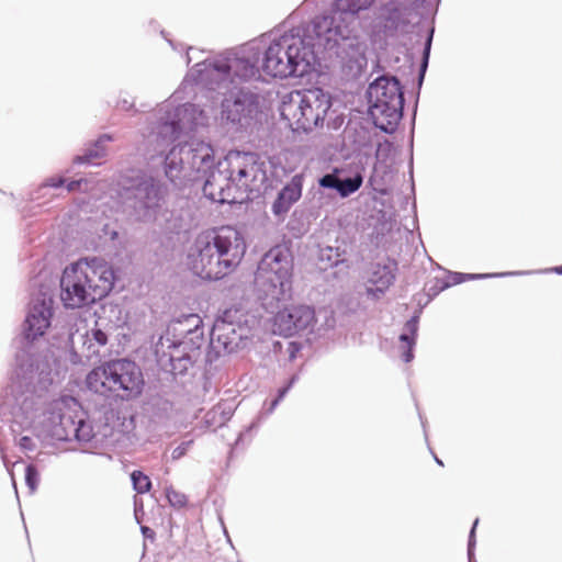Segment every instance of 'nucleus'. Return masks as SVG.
Instances as JSON below:
<instances>
[{
	"label": "nucleus",
	"mask_w": 562,
	"mask_h": 562,
	"mask_svg": "<svg viewBox=\"0 0 562 562\" xmlns=\"http://www.w3.org/2000/svg\"><path fill=\"white\" fill-rule=\"evenodd\" d=\"M432 36H434V29H430L428 32V35L426 37L425 44H424L423 57H422V61H420V66H419V82L423 81L425 72L428 67Z\"/></svg>",
	"instance_id": "7c9ffc66"
},
{
	"label": "nucleus",
	"mask_w": 562,
	"mask_h": 562,
	"mask_svg": "<svg viewBox=\"0 0 562 562\" xmlns=\"http://www.w3.org/2000/svg\"><path fill=\"white\" fill-rule=\"evenodd\" d=\"M317 259L321 270L337 267L346 261V249L340 246H319Z\"/></svg>",
	"instance_id": "cd10ccee"
},
{
	"label": "nucleus",
	"mask_w": 562,
	"mask_h": 562,
	"mask_svg": "<svg viewBox=\"0 0 562 562\" xmlns=\"http://www.w3.org/2000/svg\"><path fill=\"white\" fill-rule=\"evenodd\" d=\"M369 114L379 130L392 134L403 117L404 91L397 77L382 75L367 89Z\"/></svg>",
	"instance_id": "f8f14e48"
},
{
	"label": "nucleus",
	"mask_w": 562,
	"mask_h": 562,
	"mask_svg": "<svg viewBox=\"0 0 562 562\" xmlns=\"http://www.w3.org/2000/svg\"><path fill=\"white\" fill-rule=\"evenodd\" d=\"M243 234L232 226L200 233L191 245L187 263L201 279L221 280L234 271L246 254Z\"/></svg>",
	"instance_id": "423d86ee"
},
{
	"label": "nucleus",
	"mask_w": 562,
	"mask_h": 562,
	"mask_svg": "<svg viewBox=\"0 0 562 562\" xmlns=\"http://www.w3.org/2000/svg\"><path fill=\"white\" fill-rule=\"evenodd\" d=\"M109 336L101 328L94 327L81 334L78 330L70 335L71 348L76 361L81 362L83 359L92 361L99 359L106 351Z\"/></svg>",
	"instance_id": "f3484780"
},
{
	"label": "nucleus",
	"mask_w": 562,
	"mask_h": 562,
	"mask_svg": "<svg viewBox=\"0 0 562 562\" xmlns=\"http://www.w3.org/2000/svg\"><path fill=\"white\" fill-rule=\"evenodd\" d=\"M419 417H422V416L419 415ZM420 420H422V425H423L424 431L426 432V425H425V422L423 420V418H420Z\"/></svg>",
	"instance_id": "09e8293b"
},
{
	"label": "nucleus",
	"mask_w": 562,
	"mask_h": 562,
	"mask_svg": "<svg viewBox=\"0 0 562 562\" xmlns=\"http://www.w3.org/2000/svg\"><path fill=\"white\" fill-rule=\"evenodd\" d=\"M40 483V473L35 465L29 464L25 468V484L33 493L37 490Z\"/></svg>",
	"instance_id": "473e14b6"
},
{
	"label": "nucleus",
	"mask_w": 562,
	"mask_h": 562,
	"mask_svg": "<svg viewBox=\"0 0 562 562\" xmlns=\"http://www.w3.org/2000/svg\"><path fill=\"white\" fill-rule=\"evenodd\" d=\"M202 319L196 314H190L178 319L168 327V335L173 333L183 334V337L179 341L186 347V349L200 357L201 347L204 344V331L201 327Z\"/></svg>",
	"instance_id": "a211bd4d"
},
{
	"label": "nucleus",
	"mask_w": 562,
	"mask_h": 562,
	"mask_svg": "<svg viewBox=\"0 0 562 562\" xmlns=\"http://www.w3.org/2000/svg\"><path fill=\"white\" fill-rule=\"evenodd\" d=\"M395 263L372 265L369 283H371L373 286L367 288V295L373 300L381 299L395 280Z\"/></svg>",
	"instance_id": "5701e85b"
},
{
	"label": "nucleus",
	"mask_w": 562,
	"mask_h": 562,
	"mask_svg": "<svg viewBox=\"0 0 562 562\" xmlns=\"http://www.w3.org/2000/svg\"><path fill=\"white\" fill-rule=\"evenodd\" d=\"M105 423L103 426H98L95 429L90 423L79 417L75 427L72 439L79 443H88L91 447H98L105 438L110 437L113 431V426L110 425V419L114 418V412L106 411L104 413Z\"/></svg>",
	"instance_id": "412c9836"
},
{
	"label": "nucleus",
	"mask_w": 562,
	"mask_h": 562,
	"mask_svg": "<svg viewBox=\"0 0 562 562\" xmlns=\"http://www.w3.org/2000/svg\"><path fill=\"white\" fill-rule=\"evenodd\" d=\"M142 532H143V535H144L146 538H149V537H153V536H154V531H153L149 527H146V526H143V527H142Z\"/></svg>",
	"instance_id": "37998d69"
},
{
	"label": "nucleus",
	"mask_w": 562,
	"mask_h": 562,
	"mask_svg": "<svg viewBox=\"0 0 562 562\" xmlns=\"http://www.w3.org/2000/svg\"><path fill=\"white\" fill-rule=\"evenodd\" d=\"M312 20L289 32H271L237 48L214 55L213 78H223L225 69L237 77L259 80L261 72L274 78L304 76L318 54L335 57L334 48L322 45L312 30Z\"/></svg>",
	"instance_id": "f03ea898"
},
{
	"label": "nucleus",
	"mask_w": 562,
	"mask_h": 562,
	"mask_svg": "<svg viewBox=\"0 0 562 562\" xmlns=\"http://www.w3.org/2000/svg\"><path fill=\"white\" fill-rule=\"evenodd\" d=\"M303 182L304 176L302 173H296L279 191L271 206V211L276 216L286 214L292 205L301 199Z\"/></svg>",
	"instance_id": "4be33fe9"
},
{
	"label": "nucleus",
	"mask_w": 562,
	"mask_h": 562,
	"mask_svg": "<svg viewBox=\"0 0 562 562\" xmlns=\"http://www.w3.org/2000/svg\"><path fill=\"white\" fill-rule=\"evenodd\" d=\"M193 443V440H187V441H182L179 446H177L172 451H171V459L172 460H179L181 459L187 452L188 450L190 449V447L192 446Z\"/></svg>",
	"instance_id": "e433bc0d"
},
{
	"label": "nucleus",
	"mask_w": 562,
	"mask_h": 562,
	"mask_svg": "<svg viewBox=\"0 0 562 562\" xmlns=\"http://www.w3.org/2000/svg\"><path fill=\"white\" fill-rule=\"evenodd\" d=\"M88 186V180L80 178L78 180H72L67 183V191L68 192H75V191H86Z\"/></svg>",
	"instance_id": "4c0bfd02"
},
{
	"label": "nucleus",
	"mask_w": 562,
	"mask_h": 562,
	"mask_svg": "<svg viewBox=\"0 0 562 562\" xmlns=\"http://www.w3.org/2000/svg\"><path fill=\"white\" fill-rule=\"evenodd\" d=\"M199 53V54H202L203 50H196L194 47L190 46L187 48V52H186V61H187V65H189L193 59H196L198 56H195V54Z\"/></svg>",
	"instance_id": "79ce46f5"
},
{
	"label": "nucleus",
	"mask_w": 562,
	"mask_h": 562,
	"mask_svg": "<svg viewBox=\"0 0 562 562\" xmlns=\"http://www.w3.org/2000/svg\"><path fill=\"white\" fill-rule=\"evenodd\" d=\"M166 497L172 507L181 508L187 504V496L172 487L166 488Z\"/></svg>",
	"instance_id": "72a5a7b5"
},
{
	"label": "nucleus",
	"mask_w": 562,
	"mask_h": 562,
	"mask_svg": "<svg viewBox=\"0 0 562 562\" xmlns=\"http://www.w3.org/2000/svg\"><path fill=\"white\" fill-rule=\"evenodd\" d=\"M435 461L437 464H439L441 467L443 465V462L437 456H435Z\"/></svg>",
	"instance_id": "49530a36"
},
{
	"label": "nucleus",
	"mask_w": 562,
	"mask_h": 562,
	"mask_svg": "<svg viewBox=\"0 0 562 562\" xmlns=\"http://www.w3.org/2000/svg\"><path fill=\"white\" fill-rule=\"evenodd\" d=\"M117 106L123 111H130L134 108V101L128 100L126 97L121 94L117 101Z\"/></svg>",
	"instance_id": "ea45409f"
},
{
	"label": "nucleus",
	"mask_w": 562,
	"mask_h": 562,
	"mask_svg": "<svg viewBox=\"0 0 562 562\" xmlns=\"http://www.w3.org/2000/svg\"><path fill=\"white\" fill-rule=\"evenodd\" d=\"M293 258L283 246H274L260 259L255 272V289L262 307L271 314L291 297Z\"/></svg>",
	"instance_id": "1a4fd4ad"
},
{
	"label": "nucleus",
	"mask_w": 562,
	"mask_h": 562,
	"mask_svg": "<svg viewBox=\"0 0 562 562\" xmlns=\"http://www.w3.org/2000/svg\"><path fill=\"white\" fill-rule=\"evenodd\" d=\"M207 121L205 110L194 103L176 105L173 100L165 101L144 135L143 155L153 164L159 159L166 178L179 189L189 182H203L204 196L214 202L226 201L225 191L232 186L257 191L267 180L266 162L259 154L231 150L216 162L209 143L193 139L173 145L181 135L205 126Z\"/></svg>",
	"instance_id": "f257e3e1"
},
{
	"label": "nucleus",
	"mask_w": 562,
	"mask_h": 562,
	"mask_svg": "<svg viewBox=\"0 0 562 562\" xmlns=\"http://www.w3.org/2000/svg\"><path fill=\"white\" fill-rule=\"evenodd\" d=\"M374 0H335L333 10L312 19V31L318 41L334 48L335 58L351 77L367 66V41L358 13L371 7Z\"/></svg>",
	"instance_id": "20e7f679"
},
{
	"label": "nucleus",
	"mask_w": 562,
	"mask_h": 562,
	"mask_svg": "<svg viewBox=\"0 0 562 562\" xmlns=\"http://www.w3.org/2000/svg\"><path fill=\"white\" fill-rule=\"evenodd\" d=\"M341 170L334 168L330 172H326L317 180L319 188L335 191L341 199H347L356 193L363 183L361 172H356L351 177L341 178Z\"/></svg>",
	"instance_id": "aec40b11"
},
{
	"label": "nucleus",
	"mask_w": 562,
	"mask_h": 562,
	"mask_svg": "<svg viewBox=\"0 0 562 562\" xmlns=\"http://www.w3.org/2000/svg\"><path fill=\"white\" fill-rule=\"evenodd\" d=\"M117 201L122 213L134 222H151L167 194L161 180L140 170H130L117 181Z\"/></svg>",
	"instance_id": "6e6552de"
},
{
	"label": "nucleus",
	"mask_w": 562,
	"mask_h": 562,
	"mask_svg": "<svg viewBox=\"0 0 562 562\" xmlns=\"http://www.w3.org/2000/svg\"><path fill=\"white\" fill-rule=\"evenodd\" d=\"M214 55L194 64L184 77V83H193L202 89L223 95L221 101V119L236 130L246 128L258 114L259 95L241 83L250 79L236 76L234 69H225L223 78H213L210 64Z\"/></svg>",
	"instance_id": "39448f33"
},
{
	"label": "nucleus",
	"mask_w": 562,
	"mask_h": 562,
	"mask_svg": "<svg viewBox=\"0 0 562 562\" xmlns=\"http://www.w3.org/2000/svg\"><path fill=\"white\" fill-rule=\"evenodd\" d=\"M531 271H509V272H497V273H462V272H449L443 280H436V285L429 289L432 295H437L441 291L460 284L468 280H480L488 278H503L509 276H524L529 274Z\"/></svg>",
	"instance_id": "b1692460"
},
{
	"label": "nucleus",
	"mask_w": 562,
	"mask_h": 562,
	"mask_svg": "<svg viewBox=\"0 0 562 562\" xmlns=\"http://www.w3.org/2000/svg\"><path fill=\"white\" fill-rule=\"evenodd\" d=\"M114 272L106 260L86 257L67 266L60 278V300L66 308H80L105 297L113 289Z\"/></svg>",
	"instance_id": "0eeeda50"
},
{
	"label": "nucleus",
	"mask_w": 562,
	"mask_h": 562,
	"mask_svg": "<svg viewBox=\"0 0 562 562\" xmlns=\"http://www.w3.org/2000/svg\"><path fill=\"white\" fill-rule=\"evenodd\" d=\"M144 412L153 431L167 432L176 415L173 403L160 394L148 397L144 404Z\"/></svg>",
	"instance_id": "6ab92c4d"
},
{
	"label": "nucleus",
	"mask_w": 562,
	"mask_h": 562,
	"mask_svg": "<svg viewBox=\"0 0 562 562\" xmlns=\"http://www.w3.org/2000/svg\"><path fill=\"white\" fill-rule=\"evenodd\" d=\"M53 293L49 288H41L32 294L29 311L22 325L19 347L15 353V369L11 382L4 389L3 403L13 414H25L27 418L38 408L40 397L29 390L37 379L41 391L50 386L57 375L56 359L46 347L44 335L53 316Z\"/></svg>",
	"instance_id": "7ed1b4c3"
},
{
	"label": "nucleus",
	"mask_w": 562,
	"mask_h": 562,
	"mask_svg": "<svg viewBox=\"0 0 562 562\" xmlns=\"http://www.w3.org/2000/svg\"><path fill=\"white\" fill-rule=\"evenodd\" d=\"M411 10H414L406 1H387L380 4L371 22V38L381 48L386 47L390 41L398 38L407 31L411 23Z\"/></svg>",
	"instance_id": "4468645a"
},
{
	"label": "nucleus",
	"mask_w": 562,
	"mask_h": 562,
	"mask_svg": "<svg viewBox=\"0 0 562 562\" xmlns=\"http://www.w3.org/2000/svg\"><path fill=\"white\" fill-rule=\"evenodd\" d=\"M544 272H554V273H558V274H562V265L558 266V267H554V268H551V269H547V270H544Z\"/></svg>",
	"instance_id": "c03bdc74"
},
{
	"label": "nucleus",
	"mask_w": 562,
	"mask_h": 562,
	"mask_svg": "<svg viewBox=\"0 0 562 562\" xmlns=\"http://www.w3.org/2000/svg\"><path fill=\"white\" fill-rule=\"evenodd\" d=\"M116 236H117V232H115V231H114V232H112V234H111V238H112V239H114Z\"/></svg>",
	"instance_id": "de8ad7c7"
},
{
	"label": "nucleus",
	"mask_w": 562,
	"mask_h": 562,
	"mask_svg": "<svg viewBox=\"0 0 562 562\" xmlns=\"http://www.w3.org/2000/svg\"><path fill=\"white\" fill-rule=\"evenodd\" d=\"M133 487L137 493H146L150 490L151 482L147 475L140 471H133L131 474Z\"/></svg>",
	"instance_id": "2f4dec72"
},
{
	"label": "nucleus",
	"mask_w": 562,
	"mask_h": 562,
	"mask_svg": "<svg viewBox=\"0 0 562 562\" xmlns=\"http://www.w3.org/2000/svg\"><path fill=\"white\" fill-rule=\"evenodd\" d=\"M420 311L415 314L404 324L403 330L400 335V342L402 349V359L408 363L414 359V348L419 327Z\"/></svg>",
	"instance_id": "a878e982"
},
{
	"label": "nucleus",
	"mask_w": 562,
	"mask_h": 562,
	"mask_svg": "<svg viewBox=\"0 0 562 562\" xmlns=\"http://www.w3.org/2000/svg\"><path fill=\"white\" fill-rule=\"evenodd\" d=\"M479 524V519L476 518L472 525V528L469 533V540H468V559L469 562H472L474 559V549H475V529Z\"/></svg>",
	"instance_id": "c9c22d12"
},
{
	"label": "nucleus",
	"mask_w": 562,
	"mask_h": 562,
	"mask_svg": "<svg viewBox=\"0 0 562 562\" xmlns=\"http://www.w3.org/2000/svg\"><path fill=\"white\" fill-rule=\"evenodd\" d=\"M48 387L46 390L41 391L38 387L37 379L33 380V383L29 386L31 392H34V397L40 398L38 408L32 414L31 418H27L25 414H13L9 406L3 403V394L0 397V405L3 409L8 411L14 422L20 424L22 427H32L36 419L43 415V423L46 424L47 430L50 437L58 441H70L72 440V435L75 431V427L77 424V417L74 416L69 411L64 412L61 406L64 405V401L57 400L53 401L50 404V409H45L44 406L46 404V393L48 392Z\"/></svg>",
	"instance_id": "ddd939ff"
},
{
	"label": "nucleus",
	"mask_w": 562,
	"mask_h": 562,
	"mask_svg": "<svg viewBox=\"0 0 562 562\" xmlns=\"http://www.w3.org/2000/svg\"><path fill=\"white\" fill-rule=\"evenodd\" d=\"M167 41H168V43L170 44V46H171L175 50H177V49H178V47L176 46V44H175L171 40H168V38H167Z\"/></svg>",
	"instance_id": "a18cd8bd"
},
{
	"label": "nucleus",
	"mask_w": 562,
	"mask_h": 562,
	"mask_svg": "<svg viewBox=\"0 0 562 562\" xmlns=\"http://www.w3.org/2000/svg\"><path fill=\"white\" fill-rule=\"evenodd\" d=\"M300 349H301V346L297 342H294V341L289 342V346H288L289 359L290 360L295 359L296 353L300 351Z\"/></svg>",
	"instance_id": "a19ab883"
},
{
	"label": "nucleus",
	"mask_w": 562,
	"mask_h": 562,
	"mask_svg": "<svg viewBox=\"0 0 562 562\" xmlns=\"http://www.w3.org/2000/svg\"><path fill=\"white\" fill-rule=\"evenodd\" d=\"M111 140V135L102 134L85 149L82 155L75 156L72 162L75 165L94 164L97 159H101L106 156L105 145Z\"/></svg>",
	"instance_id": "bb28decb"
},
{
	"label": "nucleus",
	"mask_w": 562,
	"mask_h": 562,
	"mask_svg": "<svg viewBox=\"0 0 562 562\" xmlns=\"http://www.w3.org/2000/svg\"><path fill=\"white\" fill-rule=\"evenodd\" d=\"M199 359L194 353L188 352L181 359H177L176 362L168 366V371L173 374H184L190 367L193 366L194 362Z\"/></svg>",
	"instance_id": "c756f323"
},
{
	"label": "nucleus",
	"mask_w": 562,
	"mask_h": 562,
	"mask_svg": "<svg viewBox=\"0 0 562 562\" xmlns=\"http://www.w3.org/2000/svg\"><path fill=\"white\" fill-rule=\"evenodd\" d=\"M65 184V179L63 177H49L47 178L41 189L45 188H60Z\"/></svg>",
	"instance_id": "58836bf2"
},
{
	"label": "nucleus",
	"mask_w": 562,
	"mask_h": 562,
	"mask_svg": "<svg viewBox=\"0 0 562 562\" xmlns=\"http://www.w3.org/2000/svg\"><path fill=\"white\" fill-rule=\"evenodd\" d=\"M238 310H226L218 316L210 333V347L217 355L232 353L245 348L250 329L241 322Z\"/></svg>",
	"instance_id": "2eb2a0df"
},
{
	"label": "nucleus",
	"mask_w": 562,
	"mask_h": 562,
	"mask_svg": "<svg viewBox=\"0 0 562 562\" xmlns=\"http://www.w3.org/2000/svg\"><path fill=\"white\" fill-rule=\"evenodd\" d=\"M16 443L25 453L35 452L38 448V440L27 435L20 437Z\"/></svg>",
	"instance_id": "f704fd0d"
},
{
	"label": "nucleus",
	"mask_w": 562,
	"mask_h": 562,
	"mask_svg": "<svg viewBox=\"0 0 562 562\" xmlns=\"http://www.w3.org/2000/svg\"><path fill=\"white\" fill-rule=\"evenodd\" d=\"M274 333L283 336H292L308 328L315 321L314 308L307 305H293L274 311Z\"/></svg>",
	"instance_id": "dca6fc26"
},
{
	"label": "nucleus",
	"mask_w": 562,
	"mask_h": 562,
	"mask_svg": "<svg viewBox=\"0 0 562 562\" xmlns=\"http://www.w3.org/2000/svg\"><path fill=\"white\" fill-rule=\"evenodd\" d=\"M188 352L179 339H171L168 334L161 336L155 345L157 362L164 370H167L168 366L176 362L177 359H181Z\"/></svg>",
	"instance_id": "393cba45"
},
{
	"label": "nucleus",
	"mask_w": 562,
	"mask_h": 562,
	"mask_svg": "<svg viewBox=\"0 0 562 562\" xmlns=\"http://www.w3.org/2000/svg\"><path fill=\"white\" fill-rule=\"evenodd\" d=\"M299 381V374H293L286 383L278 390L277 396L269 403H265V411L267 414H272L280 402L285 397L289 391L293 387V385Z\"/></svg>",
	"instance_id": "c85d7f7f"
},
{
	"label": "nucleus",
	"mask_w": 562,
	"mask_h": 562,
	"mask_svg": "<svg viewBox=\"0 0 562 562\" xmlns=\"http://www.w3.org/2000/svg\"><path fill=\"white\" fill-rule=\"evenodd\" d=\"M331 106V98L323 89L293 90L282 98L281 117L295 132H311L323 124Z\"/></svg>",
	"instance_id": "9b49d317"
},
{
	"label": "nucleus",
	"mask_w": 562,
	"mask_h": 562,
	"mask_svg": "<svg viewBox=\"0 0 562 562\" xmlns=\"http://www.w3.org/2000/svg\"><path fill=\"white\" fill-rule=\"evenodd\" d=\"M87 387L98 394L114 393L122 400H131L142 393L143 373L131 360L117 359L93 369L86 379Z\"/></svg>",
	"instance_id": "9d476101"
}]
</instances>
